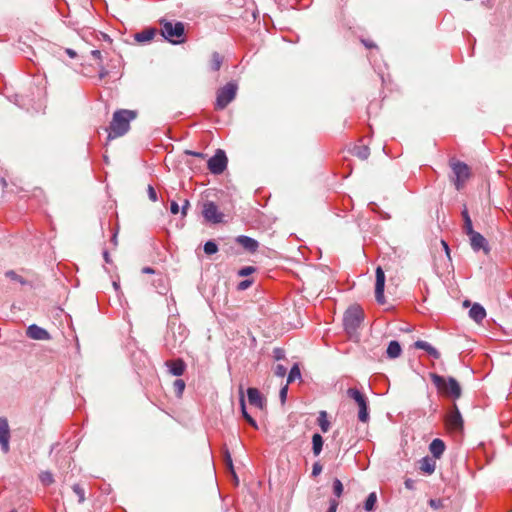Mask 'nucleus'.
<instances>
[{"label":"nucleus","instance_id":"nucleus-1","mask_svg":"<svg viewBox=\"0 0 512 512\" xmlns=\"http://www.w3.org/2000/svg\"><path fill=\"white\" fill-rule=\"evenodd\" d=\"M137 116L132 110H118L113 114L109 127L108 140L123 136L130 128V121Z\"/></svg>","mask_w":512,"mask_h":512},{"label":"nucleus","instance_id":"nucleus-2","mask_svg":"<svg viewBox=\"0 0 512 512\" xmlns=\"http://www.w3.org/2000/svg\"><path fill=\"white\" fill-rule=\"evenodd\" d=\"M430 378L440 394L454 399H459L461 397L462 389L455 378H445L435 373H431Z\"/></svg>","mask_w":512,"mask_h":512},{"label":"nucleus","instance_id":"nucleus-3","mask_svg":"<svg viewBox=\"0 0 512 512\" xmlns=\"http://www.w3.org/2000/svg\"><path fill=\"white\" fill-rule=\"evenodd\" d=\"M364 320V311L359 305L350 306L343 317V325L345 331L352 336L356 333Z\"/></svg>","mask_w":512,"mask_h":512},{"label":"nucleus","instance_id":"nucleus-4","mask_svg":"<svg viewBox=\"0 0 512 512\" xmlns=\"http://www.w3.org/2000/svg\"><path fill=\"white\" fill-rule=\"evenodd\" d=\"M237 91L238 84L234 81L219 88L216 93L215 110H224L235 99Z\"/></svg>","mask_w":512,"mask_h":512},{"label":"nucleus","instance_id":"nucleus-5","mask_svg":"<svg viewBox=\"0 0 512 512\" xmlns=\"http://www.w3.org/2000/svg\"><path fill=\"white\" fill-rule=\"evenodd\" d=\"M450 167L454 175L452 178L453 183L456 189L459 191L464 187L466 181L471 176L470 168L466 163L458 160L450 161Z\"/></svg>","mask_w":512,"mask_h":512},{"label":"nucleus","instance_id":"nucleus-6","mask_svg":"<svg viewBox=\"0 0 512 512\" xmlns=\"http://www.w3.org/2000/svg\"><path fill=\"white\" fill-rule=\"evenodd\" d=\"M161 25V34L165 39L174 44L183 42L180 39L184 35V24L182 22L172 23L162 20Z\"/></svg>","mask_w":512,"mask_h":512},{"label":"nucleus","instance_id":"nucleus-7","mask_svg":"<svg viewBox=\"0 0 512 512\" xmlns=\"http://www.w3.org/2000/svg\"><path fill=\"white\" fill-rule=\"evenodd\" d=\"M347 395L351 399H353L359 407V412H358L359 421L366 423L369 420L366 397L356 388H349L347 390Z\"/></svg>","mask_w":512,"mask_h":512},{"label":"nucleus","instance_id":"nucleus-8","mask_svg":"<svg viewBox=\"0 0 512 512\" xmlns=\"http://www.w3.org/2000/svg\"><path fill=\"white\" fill-rule=\"evenodd\" d=\"M202 215L207 222L214 224L221 223L223 221V213L219 211L217 205L212 201H206L203 204Z\"/></svg>","mask_w":512,"mask_h":512},{"label":"nucleus","instance_id":"nucleus-9","mask_svg":"<svg viewBox=\"0 0 512 512\" xmlns=\"http://www.w3.org/2000/svg\"><path fill=\"white\" fill-rule=\"evenodd\" d=\"M227 167V157L223 150H217L216 154L208 160V169L213 174H221Z\"/></svg>","mask_w":512,"mask_h":512},{"label":"nucleus","instance_id":"nucleus-10","mask_svg":"<svg viewBox=\"0 0 512 512\" xmlns=\"http://www.w3.org/2000/svg\"><path fill=\"white\" fill-rule=\"evenodd\" d=\"M446 425L448 429L452 431L463 430V418L457 404H453L452 410L448 413L446 417Z\"/></svg>","mask_w":512,"mask_h":512},{"label":"nucleus","instance_id":"nucleus-11","mask_svg":"<svg viewBox=\"0 0 512 512\" xmlns=\"http://www.w3.org/2000/svg\"><path fill=\"white\" fill-rule=\"evenodd\" d=\"M385 274L381 267L376 269L375 297L379 304L385 303L384 296Z\"/></svg>","mask_w":512,"mask_h":512},{"label":"nucleus","instance_id":"nucleus-12","mask_svg":"<svg viewBox=\"0 0 512 512\" xmlns=\"http://www.w3.org/2000/svg\"><path fill=\"white\" fill-rule=\"evenodd\" d=\"M467 235L469 236L470 244L474 251L482 249L485 254L489 253L488 243L479 232L473 230L472 232L467 233Z\"/></svg>","mask_w":512,"mask_h":512},{"label":"nucleus","instance_id":"nucleus-13","mask_svg":"<svg viewBox=\"0 0 512 512\" xmlns=\"http://www.w3.org/2000/svg\"><path fill=\"white\" fill-rule=\"evenodd\" d=\"M10 429L8 420L6 418H0V445L4 453H8L10 446Z\"/></svg>","mask_w":512,"mask_h":512},{"label":"nucleus","instance_id":"nucleus-14","mask_svg":"<svg viewBox=\"0 0 512 512\" xmlns=\"http://www.w3.org/2000/svg\"><path fill=\"white\" fill-rule=\"evenodd\" d=\"M27 336L34 340H49L50 334L47 330L32 324L27 328Z\"/></svg>","mask_w":512,"mask_h":512},{"label":"nucleus","instance_id":"nucleus-15","mask_svg":"<svg viewBox=\"0 0 512 512\" xmlns=\"http://www.w3.org/2000/svg\"><path fill=\"white\" fill-rule=\"evenodd\" d=\"M165 364L169 368V372L174 376L183 375L186 369V364L184 360L181 358L166 361Z\"/></svg>","mask_w":512,"mask_h":512},{"label":"nucleus","instance_id":"nucleus-16","mask_svg":"<svg viewBox=\"0 0 512 512\" xmlns=\"http://www.w3.org/2000/svg\"><path fill=\"white\" fill-rule=\"evenodd\" d=\"M238 244H240L246 251L254 253L258 249V242L248 236H238L236 238Z\"/></svg>","mask_w":512,"mask_h":512},{"label":"nucleus","instance_id":"nucleus-17","mask_svg":"<svg viewBox=\"0 0 512 512\" xmlns=\"http://www.w3.org/2000/svg\"><path fill=\"white\" fill-rule=\"evenodd\" d=\"M248 401L251 405H254L260 409L264 407V400L256 388H248L247 390Z\"/></svg>","mask_w":512,"mask_h":512},{"label":"nucleus","instance_id":"nucleus-18","mask_svg":"<svg viewBox=\"0 0 512 512\" xmlns=\"http://www.w3.org/2000/svg\"><path fill=\"white\" fill-rule=\"evenodd\" d=\"M157 33L155 28H147L138 32L134 35V39L139 43H145L151 41Z\"/></svg>","mask_w":512,"mask_h":512},{"label":"nucleus","instance_id":"nucleus-19","mask_svg":"<svg viewBox=\"0 0 512 512\" xmlns=\"http://www.w3.org/2000/svg\"><path fill=\"white\" fill-rule=\"evenodd\" d=\"M436 468V461L430 457H424L419 462V469L428 475H431Z\"/></svg>","mask_w":512,"mask_h":512},{"label":"nucleus","instance_id":"nucleus-20","mask_svg":"<svg viewBox=\"0 0 512 512\" xmlns=\"http://www.w3.org/2000/svg\"><path fill=\"white\" fill-rule=\"evenodd\" d=\"M429 450L434 458H440L445 451V444L441 439H434L429 445Z\"/></svg>","mask_w":512,"mask_h":512},{"label":"nucleus","instance_id":"nucleus-21","mask_svg":"<svg viewBox=\"0 0 512 512\" xmlns=\"http://www.w3.org/2000/svg\"><path fill=\"white\" fill-rule=\"evenodd\" d=\"M414 345L417 349H422V350L426 351L430 356H432L435 359H439L441 356L439 351L436 350L433 346H431L426 341L418 340L415 342Z\"/></svg>","mask_w":512,"mask_h":512},{"label":"nucleus","instance_id":"nucleus-22","mask_svg":"<svg viewBox=\"0 0 512 512\" xmlns=\"http://www.w3.org/2000/svg\"><path fill=\"white\" fill-rule=\"evenodd\" d=\"M469 315L473 320L479 323L486 317V311L480 304L475 303L471 307Z\"/></svg>","mask_w":512,"mask_h":512},{"label":"nucleus","instance_id":"nucleus-23","mask_svg":"<svg viewBox=\"0 0 512 512\" xmlns=\"http://www.w3.org/2000/svg\"><path fill=\"white\" fill-rule=\"evenodd\" d=\"M224 57L218 52H213L211 55V59L208 63V67L211 71L217 72L220 70L223 64Z\"/></svg>","mask_w":512,"mask_h":512},{"label":"nucleus","instance_id":"nucleus-24","mask_svg":"<svg viewBox=\"0 0 512 512\" xmlns=\"http://www.w3.org/2000/svg\"><path fill=\"white\" fill-rule=\"evenodd\" d=\"M351 154L360 160H366L370 155V149L366 145H356L352 148Z\"/></svg>","mask_w":512,"mask_h":512},{"label":"nucleus","instance_id":"nucleus-25","mask_svg":"<svg viewBox=\"0 0 512 512\" xmlns=\"http://www.w3.org/2000/svg\"><path fill=\"white\" fill-rule=\"evenodd\" d=\"M402 349L398 341H390L386 350L387 356L395 359L401 355Z\"/></svg>","mask_w":512,"mask_h":512},{"label":"nucleus","instance_id":"nucleus-26","mask_svg":"<svg viewBox=\"0 0 512 512\" xmlns=\"http://www.w3.org/2000/svg\"><path fill=\"white\" fill-rule=\"evenodd\" d=\"M322 447H323V438L320 434L318 433H315L313 436H312V450H313V454L315 456H318L321 451H322Z\"/></svg>","mask_w":512,"mask_h":512},{"label":"nucleus","instance_id":"nucleus-27","mask_svg":"<svg viewBox=\"0 0 512 512\" xmlns=\"http://www.w3.org/2000/svg\"><path fill=\"white\" fill-rule=\"evenodd\" d=\"M318 425L320 426L323 433L328 432L330 429V422L326 411H320L317 419Z\"/></svg>","mask_w":512,"mask_h":512},{"label":"nucleus","instance_id":"nucleus-28","mask_svg":"<svg viewBox=\"0 0 512 512\" xmlns=\"http://www.w3.org/2000/svg\"><path fill=\"white\" fill-rule=\"evenodd\" d=\"M462 217H463V220H464V231L465 233H469V232H472L474 229H473V225H472V220L469 216V213H468V210L466 207H464V210L462 211Z\"/></svg>","mask_w":512,"mask_h":512},{"label":"nucleus","instance_id":"nucleus-29","mask_svg":"<svg viewBox=\"0 0 512 512\" xmlns=\"http://www.w3.org/2000/svg\"><path fill=\"white\" fill-rule=\"evenodd\" d=\"M241 409H242V414H243V417L245 418V420L255 429H258V425L256 423V421L247 413L246 411V408H245V400H244V397L242 396L241 397Z\"/></svg>","mask_w":512,"mask_h":512},{"label":"nucleus","instance_id":"nucleus-30","mask_svg":"<svg viewBox=\"0 0 512 512\" xmlns=\"http://www.w3.org/2000/svg\"><path fill=\"white\" fill-rule=\"evenodd\" d=\"M376 502H377L376 493L375 492L370 493L365 501L364 509L369 512L374 510Z\"/></svg>","mask_w":512,"mask_h":512},{"label":"nucleus","instance_id":"nucleus-31","mask_svg":"<svg viewBox=\"0 0 512 512\" xmlns=\"http://www.w3.org/2000/svg\"><path fill=\"white\" fill-rule=\"evenodd\" d=\"M39 479L41 483L45 486H49L54 483V478L51 472L43 471L39 475Z\"/></svg>","mask_w":512,"mask_h":512},{"label":"nucleus","instance_id":"nucleus-32","mask_svg":"<svg viewBox=\"0 0 512 512\" xmlns=\"http://www.w3.org/2000/svg\"><path fill=\"white\" fill-rule=\"evenodd\" d=\"M300 377H301L300 369H299L298 365H297V364H295V365L291 368V370H290V372H289V374H288L287 384H289V383L293 382L295 379H298V378H300Z\"/></svg>","mask_w":512,"mask_h":512},{"label":"nucleus","instance_id":"nucleus-33","mask_svg":"<svg viewBox=\"0 0 512 512\" xmlns=\"http://www.w3.org/2000/svg\"><path fill=\"white\" fill-rule=\"evenodd\" d=\"M72 489H73V492L78 497V503H83L85 500V492H84L83 488L78 484H74L72 486Z\"/></svg>","mask_w":512,"mask_h":512},{"label":"nucleus","instance_id":"nucleus-34","mask_svg":"<svg viewBox=\"0 0 512 512\" xmlns=\"http://www.w3.org/2000/svg\"><path fill=\"white\" fill-rule=\"evenodd\" d=\"M217 251H218V247H217L216 243H214L213 241H207L204 244V252L206 254L212 255V254H215Z\"/></svg>","mask_w":512,"mask_h":512},{"label":"nucleus","instance_id":"nucleus-35","mask_svg":"<svg viewBox=\"0 0 512 512\" xmlns=\"http://www.w3.org/2000/svg\"><path fill=\"white\" fill-rule=\"evenodd\" d=\"M173 387L177 396L181 397L185 389V382L181 379H177L174 381Z\"/></svg>","mask_w":512,"mask_h":512},{"label":"nucleus","instance_id":"nucleus-36","mask_svg":"<svg viewBox=\"0 0 512 512\" xmlns=\"http://www.w3.org/2000/svg\"><path fill=\"white\" fill-rule=\"evenodd\" d=\"M333 492L339 498L343 493V484L339 479H334L333 481Z\"/></svg>","mask_w":512,"mask_h":512},{"label":"nucleus","instance_id":"nucleus-37","mask_svg":"<svg viewBox=\"0 0 512 512\" xmlns=\"http://www.w3.org/2000/svg\"><path fill=\"white\" fill-rule=\"evenodd\" d=\"M224 459H225L226 466L231 471L233 476L236 478V474H235V471H234L232 458H231V455H230L229 451L225 452Z\"/></svg>","mask_w":512,"mask_h":512},{"label":"nucleus","instance_id":"nucleus-38","mask_svg":"<svg viewBox=\"0 0 512 512\" xmlns=\"http://www.w3.org/2000/svg\"><path fill=\"white\" fill-rule=\"evenodd\" d=\"M6 276H7L8 278H10L11 280H13V281H17V282H20L21 284H25L24 279H23L20 275L16 274V273H15L14 271H12V270L7 271V272H6Z\"/></svg>","mask_w":512,"mask_h":512},{"label":"nucleus","instance_id":"nucleus-39","mask_svg":"<svg viewBox=\"0 0 512 512\" xmlns=\"http://www.w3.org/2000/svg\"><path fill=\"white\" fill-rule=\"evenodd\" d=\"M256 271L255 267L253 266H246L239 270L238 275L239 276H248Z\"/></svg>","mask_w":512,"mask_h":512},{"label":"nucleus","instance_id":"nucleus-40","mask_svg":"<svg viewBox=\"0 0 512 512\" xmlns=\"http://www.w3.org/2000/svg\"><path fill=\"white\" fill-rule=\"evenodd\" d=\"M429 505L435 509V510H438L440 508H443L444 507V500L443 499H431L429 501Z\"/></svg>","mask_w":512,"mask_h":512},{"label":"nucleus","instance_id":"nucleus-41","mask_svg":"<svg viewBox=\"0 0 512 512\" xmlns=\"http://www.w3.org/2000/svg\"><path fill=\"white\" fill-rule=\"evenodd\" d=\"M274 374L278 377L283 378L286 374V367L282 364H277L274 368Z\"/></svg>","mask_w":512,"mask_h":512},{"label":"nucleus","instance_id":"nucleus-42","mask_svg":"<svg viewBox=\"0 0 512 512\" xmlns=\"http://www.w3.org/2000/svg\"><path fill=\"white\" fill-rule=\"evenodd\" d=\"M252 283H253L252 280H249V279L243 280L240 283H238L237 289L239 291H244V290L248 289L252 285Z\"/></svg>","mask_w":512,"mask_h":512},{"label":"nucleus","instance_id":"nucleus-43","mask_svg":"<svg viewBox=\"0 0 512 512\" xmlns=\"http://www.w3.org/2000/svg\"><path fill=\"white\" fill-rule=\"evenodd\" d=\"M147 192H148L149 199L152 202H156L157 201V193H156L155 189L153 188V186L148 185Z\"/></svg>","mask_w":512,"mask_h":512},{"label":"nucleus","instance_id":"nucleus-44","mask_svg":"<svg viewBox=\"0 0 512 512\" xmlns=\"http://www.w3.org/2000/svg\"><path fill=\"white\" fill-rule=\"evenodd\" d=\"M322 472V465L319 462L314 463L312 467V475L318 476Z\"/></svg>","mask_w":512,"mask_h":512},{"label":"nucleus","instance_id":"nucleus-45","mask_svg":"<svg viewBox=\"0 0 512 512\" xmlns=\"http://www.w3.org/2000/svg\"><path fill=\"white\" fill-rule=\"evenodd\" d=\"M361 42L367 49L377 48V45L372 40L361 39Z\"/></svg>","mask_w":512,"mask_h":512},{"label":"nucleus","instance_id":"nucleus-46","mask_svg":"<svg viewBox=\"0 0 512 512\" xmlns=\"http://www.w3.org/2000/svg\"><path fill=\"white\" fill-rule=\"evenodd\" d=\"M287 392H288V386L285 385L284 387L281 388L280 393H279L282 403H284L286 401Z\"/></svg>","mask_w":512,"mask_h":512},{"label":"nucleus","instance_id":"nucleus-47","mask_svg":"<svg viewBox=\"0 0 512 512\" xmlns=\"http://www.w3.org/2000/svg\"><path fill=\"white\" fill-rule=\"evenodd\" d=\"M440 245L442 246L448 260L450 261L451 260V257H450V249H449V246L448 244L444 241V240H441L440 241Z\"/></svg>","mask_w":512,"mask_h":512},{"label":"nucleus","instance_id":"nucleus-48","mask_svg":"<svg viewBox=\"0 0 512 512\" xmlns=\"http://www.w3.org/2000/svg\"><path fill=\"white\" fill-rule=\"evenodd\" d=\"M275 359L280 360L284 358V351L280 348L274 349Z\"/></svg>","mask_w":512,"mask_h":512},{"label":"nucleus","instance_id":"nucleus-49","mask_svg":"<svg viewBox=\"0 0 512 512\" xmlns=\"http://www.w3.org/2000/svg\"><path fill=\"white\" fill-rule=\"evenodd\" d=\"M337 507H338V502L336 500H331L330 506H329L327 512H336Z\"/></svg>","mask_w":512,"mask_h":512},{"label":"nucleus","instance_id":"nucleus-50","mask_svg":"<svg viewBox=\"0 0 512 512\" xmlns=\"http://www.w3.org/2000/svg\"><path fill=\"white\" fill-rule=\"evenodd\" d=\"M170 210H171L172 214H177L179 212V205L176 202L173 201L171 203Z\"/></svg>","mask_w":512,"mask_h":512},{"label":"nucleus","instance_id":"nucleus-51","mask_svg":"<svg viewBox=\"0 0 512 512\" xmlns=\"http://www.w3.org/2000/svg\"><path fill=\"white\" fill-rule=\"evenodd\" d=\"M65 51L70 58H75L77 56L76 51L73 49L67 48Z\"/></svg>","mask_w":512,"mask_h":512},{"label":"nucleus","instance_id":"nucleus-52","mask_svg":"<svg viewBox=\"0 0 512 512\" xmlns=\"http://www.w3.org/2000/svg\"><path fill=\"white\" fill-rule=\"evenodd\" d=\"M189 207V201L188 200H185L183 206H182V214L185 216L186 213H187V209Z\"/></svg>","mask_w":512,"mask_h":512},{"label":"nucleus","instance_id":"nucleus-53","mask_svg":"<svg viewBox=\"0 0 512 512\" xmlns=\"http://www.w3.org/2000/svg\"><path fill=\"white\" fill-rule=\"evenodd\" d=\"M91 55L96 59H101V52L99 50H92Z\"/></svg>","mask_w":512,"mask_h":512},{"label":"nucleus","instance_id":"nucleus-54","mask_svg":"<svg viewBox=\"0 0 512 512\" xmlns=\"http://www.w3.org/2000/svg\"><path fill=\"white\" fill-rule=\"evenodd\" d=\"M108 75V71L104 68L101 69L99 77L102 79Z\"/></svg>","mask_w":512,"mask_h":512},{"label":"nucleus","instance_id":"nucleus-55","mask_svg":"<svg viewBox=\"0 0 512 512\" xmlns=\"http://www.w3.org/2000/svg\"><path fill=\"white\" fill-rule=\"evenodd\" d=\"M143 273H148V274H153L154 273V270L150 267H145L143 268Z\"/></svg>","mask_w":512,"mask_h":512},{"label":"nucleus","instance_id":"nucleus-56","mask_svg":"<svg viewBox=\"0 0 512 512\" xmlns=\"http://www.w3.org/2000/svg\"><path fill=\"white\" fill-rule=\"evenodd\" d=\"M187 153L196 157H203V154L200 152L187 151Z\"/></svg>","mask_w":512,"mask_h":512},{"label":"nucleus","instance_id":"nucleus-57","mask_svg":"<svg viewBox=\"0 0 512 512\" xmlns=\"http://www.w3.org/2000/svg\"><path fill=\"white\" fill-rule=\"evenodd\" d=\"M63 461L65 462V464L69 467L70 464H71V458L68 457V456H64L63 458Z\"/></svg>","mask_w":512,"mask_h":512},{"label":"nucleus","instance_id":"nucleus-58","mask_svg":"<svg viewBox=\"0 0 512 512\" xmlns=\"http://www.w3.org/2000/svg\"><path fill=\"white\" fill-rule=\"evenodd\" d=\"M405 485H406V487H407V488H409V489H410V488H412V480H410V479L406 480V481H405Z\"/></svg>","mask_w":512,"mask_h":512},{"label":"nucleus","instance_id":"nucleus-59","mask_svg":"<svg viewBox=\"0 0 512 512\" xmlns=\"http://www.w3.org/2000/svg\"><path fill=\"white\" fill-rule=\"evenodd\" d=\"M113 241H114V243L116 244V242H117L116 234L113 236Z\"/></svg>","mask_w":512,"mask_h":512},{"label":"nucleus","instance_id":"nucleus-60","mask_svg":"<svg viewBox=\"0 0 512 512\" xmlns=\"http://www.w3.org/2000/svg\"><path fill=\"white\" fill-rule=\"evenodd\" d=\"M11 512H16L15 510L11 511Z\"/></svg>","mask_w":512,"mask_h":512}]
</instances>
